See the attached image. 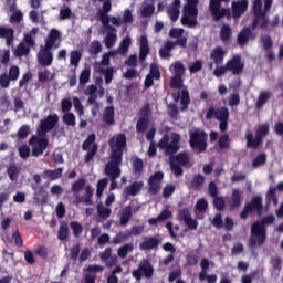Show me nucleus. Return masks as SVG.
Returning a JSON list of instances; mask_svg holds the SVG:
<instances>
[{
  "label": "nucleus",
  "mask_w": 283,
  "mask_h": 283,
  "mask_svg": "<svg viewBox=\"0 0 283 283\" xmlns=\"http://www.w3.org/2000/svg\"><path fill=\"white\" fill-rule=\"evenodd\" d=\"M237 43L240 48H244L249 43V27H244L243 30L238 34Z\"/></svg>",
  "instance_id": "obj_34"
},
{
  "label": "nucleus",
  "mask_w": 283,
  "mask_h": 283,
  "mask_svg": "<svg viewBox=\"0 0 283 283\" xmlns=\"http://www.w3.org/2000/svg\"><path fill=\"white\" fill-rule=\"evenodd\" d=\"M60 39H61V31H59L56 29H51V31L49 32V34L45 39L44 48H49L52 50V48H54V45H56V41H59Z\"/></svg>",
  "instance_id": "obj_22"
},
{
  "label": "nucleus",
  "mask_w": 283,
  "mask_h": 283,
  "mask_svg": "<svg viewBox=\"0 0 283 283\" xmlns=\"http://www.w3.org/2000/svg\"><path fill=\"white\" fill-rule=\"evenodd\" d=\"M120 165H123L122 158L111 156V161L105 166V176H108V178H120Z\"/></svg>",
  "instance_id": "obj_12"
},
{
  "label": "nucleus",
  "mask_w": 283,
  "mask_h": 283,
  "mask_svg": "<svg viewBox=\"0 0 283 283\" xmlns=\"http://www.w3.org/2000/svg\"><path fill=\"white\" fill-rule=\"evenodd\" d=\"M15 136L18 140H25L30 136V125H22Z\"/></svg>",
  "instance_id": "obj_47"
},
{
  "label": "nucleus",
  "mask_w": 283,
  "mask_h": 283,
  "mask_svg": "<svg viewBox=\"0 0 283 283\" xmlns=\"http://www.w3.org/2000/svg\"><path fill=\"white\" fill-rule=\"evenodd\" d=\"M134 251V245L132 243H126L117 250L118 258H127V253Z\"/></svg>",
  "instance_id": "obj_48"
},
{
  "label": "nucleus",
  "mask_w": 283,
  "mask_h": 283,
  "mask_svg": "<svg viewBox=\"0 0 283 283\" xmlns=\"http://www.w3.org/2000/svg\"><path fill=\"white\" fill-rule=\"evenodd\" d=\"M70 227L73 231L74 238H81V233H83V224L78 221H71Z\"/></svg>",
  "instance_id": "obj_49"
},
{
  "label": "nucleus",
  "mask_w": 283,
  "mask_h": 283,
  "mask_svg": "<svg viewBox=\"0 0 283 283\" xmlns=\"http://www.w3.org/2000/svg\"><path fill=\"white\" fill-rule=\"evenodd\" d=\"M109 29H106V36L104 38V44L105 46L111 50L113 45H116V41L118 39V30L116 27H108Z\"/></svg>",
  "instance_id": "obj_18"
},
{
  "label": "nucleus",
  "mask_w": 283,
  "mask_h": 283,
  "mask_svg": "<svg viewBox=\"0 0 283 283\" xmlns=\"http://www.w3.org/2000/svg\"><path fill=\"white\" fill-rule=\"evenodd\" d=\"M23 21V12L20 10L13 12L10 17V23H21Z\"/></svg>",
  "instance_id": "obj_64"
},
{
  "label": "nucleus",
  "mask_w": 283,
  "mask_h": 283,
  "mask_svg": "<svg viewBox=\"0 0 283 283\" xmlns=\"http://www.w3.org/2000/svg\"><path fill=\"white\" fill-rule=\"evenodd\" d=\"M143 181H135L125 188V193H127V196H138L140 189H143Z\"/></svg>",
  "instance_id": "obj_33"
},
{
  "label": "nucleus",
  "mask_w": 283,
  "mask_h": 283,
  "mask_svg": "<svg viewBox=\"0 0 283 283\" xmlns=\"http://www.w3.org/2000/svg\"><path fill=\"white\" fill-rule=\"evenodd\" d=\"M231 0H210L209 1V10L211 12V17L213 21H220L227 17L231 19V9L222 8V3H229Z\"/></svg>",
  "instance_id": "obj_8"
},
{
  "label": "nucleus",
  "mask_w": 283,
  "mask_h": 283,
  "mask_svg": "<svg viewBox=\"0 0 283 283\" xmlns=\"http://www.w3.org/2000/svg\"><path fill=\"white\" fill-rule=\"evenodd\" d=\"M249 8V2L247 0H237L232 1L231 9H232V17L234 19H240L242 14H244L245 10Z\"/></svg>",
  "instance_id": "obj_17"
},
{
  "label": "nucleus",
  "mask_w": 283,
  "mask_h": 283,
  "mask_svg": "<svg viewBox=\"0 0 283 283\" xmlns=\"http://www.w3.org/2000/svg\"><path fill=\"white\" fill-rule=\"evenodd\" d=\"M180 150V145L178 144V139L174 138L171 140V143L168 144V147H166V155L167 156H174V154H178V151Z\"/></svg>",
  "instance_id": "obj_36"
},
{
  "label": "nucleus",
  "mask_w": 283,
  "mask_h": 283,
  "mask_svg": "<svg viewBox=\"0 0 283 283\" xmlns=\"http://www.w3.org/2000/svg\"><path fill=\"white\" fill-rule=\"evenodd\" d=\"M62 122L64 125H67V127H76V115H74V113H64Z\"/></svg>",
  "instance_id": "obj_39"
},
{
  "label": "nucleus",
  "mask_w": 283,
  "mask_h": 283,
  "mask_svg": "<svg viewBox=\"0 0 283 283\" xmlns=\"http://www.w3.org/2000/svg\"><path fill=\"white\" fill-rule=\"evenodd\" d=\"M208 140L209 135L207 134V132L199 128L189 130V146L191 147V149H193V151L205 154V151H207Z\"/></svg>",
  "instance_id": "obj_5"
},
{
  "label": "nucleus",
  "mask_w": 283,
  "mask_h": 283,
  "mask_svg": "<svg viewBox=\"0 0 283 283\" xmlns=\"http://www.w3.org/2000/svg\"><path fill=\"white\" fill-rule=\"evenodd\" d=\"M148 193L150 196H158L160 193V184L148 179Z\"/></svg>",
  "instance_id": "obj_50"
},
{
  "label": "nucleus",
  "mask_w": 283,
  "mask_h": 283,
  "mask_svg": "<svg viewBox=\"0 0 283 283\" xmlns=\"http://www.w3.org/2000/svg\"><path fill=\"white\" fill-rule=\"evenodd\" d=\"M130 163L134 176H143V172L145 171V164L143 159H140L138 156H133L130 158Z\"/></svg>",
  "instance_id": "obj_21"
},
{
  "label": "nucleus",
  "mask_w": 283,
  "mask_h": 283,
  "mask_svg": "<svg viewBox=\"0 0 283 283\" xmlns=\"http://www.w3.org/2000/svg\"><path fill=\"white\" fill-rule=\"evenodd\" d=\"M97 213L99 218L107 219L112 216V209L105 208L103 203L97 205Z\"/></svg>",
  "instance_id": "obj_52"
},
{
  "label": "nucleus",
  "mask_w": 283,
  "mask_h": 283,
  "mask_svg": "<svg viewBox=\"0 0 283 283\" xmlns=\"http://www.w3.org/2000/svg\"><path fill=\"white\" fill-rule=\"evenodd\" d=\"M109 12H112V1L105 0L103 2L102 10L98 11L101 23L103 24L105 30H109V28H114V25L109 24L111 18L109 15H107L109 14Z\"/></svg>",
  "instance_id": "obj_14"
},
{
  "label": "nucleus",
  "mask_w": 283,
  "mask_h": 283,
  "mask_svg": "<svg viewBox=\"0 0 283 283\" xmlns=\"http://www.w3.org/2000/svg\"><path fill=\"white\" fill-rule=\"evenodd\" d=\"M255 211L258 216H262V211H264V206L262 205V196L258 195L252 198L249 203V212Z\"/></svg>",
  "instance_id": "obj_20"
},
{
  "label": "nucleus",
  "mask_w": 283,
  "mask_h": 283,
  "mask_svg": "<svg viewBox=\"0 0 283 283\" xmlns=\"http://www.w3.org/2000/svg\"><path fill=\"white\" fill-rule=\"evenodd\" d=\"M170 161H174L175 164L180 165L181 167H187V165L191 163V158L189 157V153L182 151L176 156H171Z\"/></svg>",
  "instance_id": "obj_25"
},
{
  "label": "nucleus",
  "mask_w": 283,
  "mask_h": 283,
  "mask_svg": "<svg viewBox=\"0 0 283 283\" xmlns=\"http://www.w3.org/2000/svg\"><path fill=\"white\" fill-rule=\"evenodd\" d=\"M148 76L153 77L155 81H160V69H158L156 63L150 64Z\"/></svg>",
  "instance_id": "obj_58"
},
{
  "label": "nucleus",
  "mask_w": 283,
  "mask_h": 283,
  "mask_svg": "<svg viewBox=\"0 0 283 283\" xmlns=\"http://www.w3.org/2000/svg\"><path fill=\"white\" fill-rule=\"evenodd\" d=\"M85 178H80L72 185L71 190L73 191V193H78V191H83V189H85Z\"/></svg>",
  "instance_id": "obj_55"
},
{
  "label": "nucleus",
  "mask_w": 283,
  "mask_h": 283,
  "mask_svg": "<svg viewBox=\"0 0 283 283\" xmlns=\"http://www.w3.org/2000/svg\"><path fill=\"white\" fill-rule=\"evenodd\" d=\"M263 165H266V154H265V153L259 154V155L252 160V167H253V169H258V167H263Z\"/></svg>",
  "instance_id": "obj_41"
},
{
  "label": "nucleus",
  "mask_w": 283,
  "mask_h": 283,
  "mask_svg": "<svg viewBox=\"0 0 283 283\" xmlns=\"http://www.w3.org/2000/svg\"><path fill=\"white\" fill-rule=\"evenodd\" d=\"M18 153L20 158H22L23 160H28V157L31 154L30 146H28L27 144H23L18 148Z\"/></svg>",
  "instance_id": "obj_59"
},
{
  "label": "nucleus",
  "mask_w": 283,
  "mask_h": 283,
  "mask_svg": "<svg viewBox=\"0 0 283 283\" xmlns=\"http://www.w3.org/2000/svg\"><path fill=\"white\" fill-rule=\"evenodd\" d=\"M269 98H271V92L263 91L261 92L259 99L256 102V107L260 109L261 107H264L266 103L269 102Z\"/></svg>",
  "instance_id": "obj_46"
},
{
  "label": "nucleus",
  "mask_w": 283,
  "mask_h": 283,
  "mask_svg": "<svg viewBox=\"0 0 283 283\" xmlns=\"http://www.w3.org/2000/svg\"><path fill=\"white\" fill-rule=\"evenodd\" d=\"M132 206H128V207H125L122 211V214H120V224L122 227H126V224L129 223V220H132Z\"/></svg>",
  "instance_id": "obj_35"
},
{
  "label": "nucleus",
  "mask_w": 283,
  "mask_h": 283,
  "mask_svg": "<svg viewBox=\"0 0 283 283\" xmlns=\"http://www.w3.org/2000/svg\"><path fill=\"white\" fill-rule=\"evenodd\" d=\"M8 76L9 78H11V81H19V76H21V70L19 69V66H10Z\"/></svg>",
  "instance_id": "obj_57"
},
{
  "label": "nucleus",
  "mask_w": 283,
  "mask_h": 283,
  "mask_svg": "<svg viewBox=\"0 0 283 283\" xmlns=\"http://www.w3.org/2000/svg\"><path fill=\"white\" fill-rule=\"evenodd\" d=\"M108 145L112 149L111 157L123 159V154L127 149V136L119 133L108 139Z\"/></svg>",
  "instance_id": "obj_7"
},
{
  "label": "nucleus",
  "mask_w": 283,
  "mask_h": 283,
  "mask_svg": "<svg viewBox=\"0 0 283 283\" xmlns=\"http://www.w3.org/2000/svg\"><path fill=\"white\" fill-rule=\"evenodd\" d=\"M232 36H233V31L231 30V25L223 24L220 30V39L222 43H229Z\"/></svg>",
  "instance_id": "obj_30"
},
{
  "label": "nucleus",
  "mask_w": 283,
  "mask_h": 283,
  "mask_svg": "<svg viewBox=\"0 0 283 283\" xmlns=\"http://www.w3.org/2000/svg\"><path fill=\"white\" fill-rule=\"evenodd\" d=\"M242 195L240 193V189H234L229 199L230 209H238L241 205Z\"/></svg>",
  "instance_id": "obj_28"
},
{
  "label": "nucleus",
  "mask_w": 283,
  "mask_h": 283,
  "mask_svg": "<svg viewBox=\"0 0 283 283\" xmlns=\"http://www.w3.org/2000/svg\"><path fill=\"white\" fill-rule=\"evenodd\" d=\"M182 34H185V29L172 28L169 31L170 39H177L176 41H178V39H187V36H182Z\"/></svg>",
  "instance_id": "obj_54"
},
{
  "label": "nucleus",
  "mask_w": 283,
  "mask_h": 283,
  "mask_svg": "<svg viewBox=\"0 0 283 283\" xmlns=\"http://www.w3.org/2000/svg\"><path fill=\"white\" fill-rule=\"evenodd\" d=\"M92 74V69L90 66H86L80 74V85H87L90 83V76Z\"/></svg>",
  "instance_id": "obj_42"
},
{
  "label": "nucleus",
  "mask_w": 283,
  "mask_h": 283,
  "mask_svg": "<svg viewBox=\"0 0 283 283\" xmlns=\"http://www.w3.org/2000/svg\"><path fill=\"white\" fill-rule=\"evenodd\" d=\"M7 174L10 180L14 181L19 180V174H21V170L19 169V167H17V165H10L7 169Z\"/></svg>",
  "instance_id": "obj_44"
},
{
  "label": "nucleus",
  "mask_w": 283,
  "mask_h": 283,
  "mask_svg": "<svg viewBox=\"0 0 283 283\" xmlns=\"http://www.w3.org/2000/svg\"><path fill=\"white\" fill-rule=\"evenodd\" d=\"M38 63L42 65V67H50L52 63H54V54L52 53V49L44 46L38 53Z\"/></svg>",
  "instance_id": "obj_15"
},
{
  "label": "nucleus",
  "mask_w": 283,
  "mask_h": 283,
  "mask_svg": "<svg viewBox=\"0 0 283 283\" xmlns=\"http://www.w3.org/2000/svg\"><path fill=\"white\" fill-rule=\"evenodd\" d=\"M90 54H93L96 56V54H101V52H103V45H101V41L98 40H94L91 43V48L88 50Z\"/></svg>",
  "instance_id": "obj_51"
},
{
  "label": "nucleus",
  "mask_w": 283,
  "mask_h": 283,
  "mask_svg": "<svg viewBox=\"0 0 283 283\" xmlns=\"http://www.w3.org/2000/svg\"><path fill=\"white\" fill-rule=\"evenodd\" d=\"M42 176L51 181L59 180V178L63 177V168H57L55 170L46 169L43 171Z\"/></svg>",
  "instance_id": "obj_31"
},
{
  "label": "nucleus",
  "mask_w": 283,
  "mask_h": 283,
  "mask_svg": "<svg viewBox=\"0 0 283 283\" xmlns=\"http://www.w3.org/2000/svg\"><path fill=\"white\" fill-rule=\"evenodd\" d=\"M159 244L160 240H158V238L150 237L139 244V249H142V251H151L156 249Z\"/></svg>",
  "instance_id": "obj_26"
},
{
  "label": "nucleus",
  "mask_w": 283,
  "mask_h": 283,
  "mask_svg": "<svg viewBox=\"0 0 283 283\" xmlns=\"http://www.w3.org/2000/svg\"><path fill=\"white\" fill-rule=\"evenodd\" d=\"M0 39H6L8 46L14 44V29L0 27Z\"/></svg>",
  "instance_id": "obj_23"
},
{
  "label": "nucleus",
  "mask_w": 283,
  "mask_h": 283,
  "mask_svg": "<svg viewBox=\"0 0 283 283\" xmlns=\"http://www.w3.org/2000/svg\"><path fill=\"white\" fill-rule=\"evenodd\" d=\"M115 111L114 106H106L104 109L103 120L106 125H115L116 120L114 119Z\"/></svg>",
  "instance_id": "obj_29"
},
{
  "label": "nucleus",
  "mask_w": 283,
  "mask_h": 283,
  "mask_svg": "<svg viewBox=\"0 0 283 283\" xmlns=\"http://www.w3.org/2000/svg\"><path fill=\"white\" fill-rule=\"evenodd\" d=\"M231 140L229 139V135L224 134L219 137V149H229Z\"/></svg>",
  "instance_id": "obj_61"
},
{
  "label": "nucleus",
  "mask_w": 283,
  "mask_h": 283,
  "mask_svg": "<svg viewBox=\"0 0 283 283\" xmlns=\"http://www.w3.org/2000/svg\"><path fill=\"white\" fill-rule=\"evenodd\" d=\"M172 101L178 103L180 101V112H187L189 109V105L191 103V97L189 96V91L187 88L182 90L181 93H172Z\"/></svg>",
  "instance_id": "obj_16"
},
{
  "label": "nucleus",
  "mask_w": 283,
  "mask_h": 283,
  "mask_svg": "<svg viewBox=\"0 0 283 283\" xmlns=\"http://www.w3.org/2000/svg\"><path fill=\"white\" fill-rule=\"evenodd\" d=\"M48 133L44 127L39 126L36 128L38 135H32L29 139V145L31 148V156L33 158H39V156H43L45 154V149H48V145H50V139H48Z\"/></svg>",
  "instance_id": "obj_3"
},
{
  "label": "nucleus",
  "mask_w": 283,
  "mask_h": 283,
  "mask_svg": "<svg viewBox=\"0 0 283 283\" xmlns=\"http://www.w3.org/2000/svg\"><path fill=\"white\" fill-rule=\"evenodd\" d=\"M147 127H149V118L139 117L136 124V132L138 134H145V132H147Z\"/></svg>",
  "instance_id": "obj_38"
},
{
  "label": "nucleus",
  "mask_w": 283,
  "mask_h": 283,
  "mask_svg": "<svg viewBox=\"0 0 283 283\" xmlns=\"http://www.w3.org/2000/svg\"><path fill=\"white\" fill-rule=\"evenodd\" d=\"M275 222V216L270 214L262 219V221H256L251 227V244L252 247H262L266 242V227Z\"/></svg>",
  "instance_id": "obj_2"
},
{
  "label": "nucleus",
  "mask_w": 283,
  "mask_h": 283,
  "mask_svg": "<svg viewBox=\"0 0 283 283\" xmlns=\"http://www.w3.org/2000/svg\"><path fill=\"white\" fill-rule=\"evenodd\" d=\"M73 106L78 116H83V114H85V107H83V104L78 97H73Z\"/></svg>",
  "instance_id": "obj_60"
},
{
  "label": "nucleus",
  "mask_w": 283,
  "mask_h": 283,
  "mask_svg": "<svg viewBox=\"0 0 283 283\" xmlns=\"http://www.w3.org/2000/svg\"><path fill=\"white\" fill-rule=\"evenodd\" d=\"M224 50L221 46H217L210 53V59L214 61V65H222L224 63Z\"/></svg>",
  "instance_id": "obj_27"
},
{
  "label": "nucleus",
  "mask_w": 283,
  "mask_h": 283,
  "mask_svg": "<svg viewBox=\"0 0 283 283\" xmlns=\"http://www.w3.org/2000/svg\"><path fill=\"white\" fill-rule=\"evenodd\" d=\"M201 272L199 273L200 282L207 280V270L209 269V259L203 258L200 262Z\"/></svg>",
  "instance_id": "obj_40"
},
{
  "label": "nucleus",
  "mask_w": 283,
  "mask_h": 283,
  "mask_svg": "<svg viewBox=\"0 0 283 283\" xmlns=\"http://www.w3.org/2000/svg\"><path fill=\"white\" fill-rule=\"evenodd\" d=\"M133 277H135V280L140 281L143 280V275L147 279L153 277L154 276V266L151 265V263L149 262V260H143L139 263V266L137 270H134L132 272Z\"/></svg>",
  "instance_id": "obj_11"
},
{
  "label": "nucleus",
  "mask_w": 283,
  "mask_h": 283,
  "mask_svg": "<svg viewBox=\"0 0 283 283\" xmlns=\"http://www.w3.org/2000/svg\"><path fill=\"white\" fill-rule=\"evenodd\" d=\"M205 185V176L202 175H195L191 182H190V189H193L197 191Z\"/></svg>",
  "instance_id": "obj_37"
},
{
  "label": "nucleus",
  "mask_w": 283,
  "mask_h": 283,
  "mask_svg": "<svg viewBox=\"0 0 283 283\" xmlns=\"http://www.w3.org/2000/svg\"><path fill=\"white\" fill-rule=\"evenodd\" d=\"M271 6H273V0H255L253 4V14L254 19L252 22V30L255 28H261L262 30H266L269 28L270 22L266 19V12L271 10Z\"/></svg>",
  "instance_id": "obj_1"
},
{
  "label": "nucleus",
  "mask_w": 283,
  "mask_h": 283,
  "mask_svg": "<svg viewBox=\"0 0 283 283\" xmlns=\"http://www.w3.org/2000/svg\"><path fill=\"white\" fill-rule=\"evenodd\" d=\"M213 207L217 211H224V207H227V202L223 197H213Z\"/></svg>",
  "instance_id": "obj_53"
},
{
  "label": "nucleus",
  "mask_w": 283,
  "mask_h": 283,
  "mask_svg": "<svg viewBox=\"0 0 283 283\" xmlns=\"http://www.w3.org/2000/svg\"><path fill=\"white\" fill-rule=\"evenodd\" d=\"M211 118L219 120V129L222 134L229 129V108L227 106L219 108L210 106L206 113V120H211Z\"/></svg>",
  "instance_id": "obj_4"
},
{
  "label": "nucleus",
  "mask_w": 283,
  "mask_h": 283,
  "mask_svg": "<svg viewBox=\"0 0 283 283\" xmlns=\"http://www.w3.org/2000/svg\"><path fill=\"white\" fill-rule=\"evenodd\" d=\"M108 184H109V181L107 180V178H102L97 181V185H96V196H97V198H102L103 192L107 188Z\"/></svg>",
  "instance_id": "obj_43"
},
{
  "label": "nucleus",
  "mask_w": 283,
  "mask_h": 283,
  "mask_svg": "<svg viewBox=\"0 0 283 283\" xmlns=\"http://www.w3.org/2000/svg\"><path fill=\"white\" fill-rule=\"evenodd\" d=\"M96 143V135L91 134L87 136V138L82 144L83 151H87L90 149V146L92 145V148L86 153L85 155V163H92L94 160V156L98 153V144Z\"/></svg>",
  "instance_id": "obj_10"
},
{
  "label": "nucleus",
  "mask_w": 283,
  "mask_h": 283,
  "mask_svg": "<svg viewBox=\"0 0 283 283\" xmlns=\"http://www.w3.org/2000/svg\"><path fill=\"white\" fill-rule=\"evenodd\" d=\"M172 67L175 76H182V74H185V64H182V62H175Z\"/></svg>",
  "instance_id": "obj_63"
},
{
  "label": "nucleus",
  "mask_w": 283,
  "mask_h": 283,
  "mask_svg": "<svg viewBox=\"0 0 283 283\" xmlns=\"http://www.w3.org/2000/svg\"><path fill=\"white\" fill-rule=\"evenodd\" d=\"M56 125H59V115L56 113L49 115L40 122V126L49 132H52Z\"/></svg>",
  "instance_id": "obj_19"
},
{
  "label": "nucleus",
  "mask_w": 283,
  "mask_h": 283,
  "mask_svg": "<svg viewBox=\"0 0 283 283\" xmlns=\"http://www.w3.org/2000/svg\"><path fill=\"white\" fill-rule=\"evenodd\" d=\"M187 43H188L187 38H181V39L175 40L174 42L166 41L164 46L159 49L160 59H169L171 56V50H174L176 45L179 48H182V50H187Z\"/></svg>",
  "instance_id": "obj_9"
},
{
  "label": "nucleus",
  "mask_w": 283,
  "mask_h": 283,
  "mask_svg": "<svg viewBox=\"0 0 283 283\" xmlns=\"http://www.w3.org/2000/svg\"><path fill=\"white\" fill-rule=\"evenodd\" d=\"M191 218V209L184 208L181 210H178V220H182L184 222Z\"/></svg>",
  "instance_id": "obj_62"
},
{
  "label": "nucleus",
  "mask_w": 283,
  "mask_h": 283,
  "mask_svg": "<svg viewBox=\"0 0 283 283\" xmlns=\"http://www.w3.org/2000/svg\"><path fill=\"white\" fill-rule=\"evenodd\" d=\"M69 235H70V227L67 226V222L62 221L60 223V228L57 231V240H61V242H65Z\"/></svg>",
  "instance_id": "obj_32"
},
{
  "label": "nucleus",
  "mask_w": 283,
  "mask_h": 283,
  "mask_svg": "<svg viewBox=\"0 0 283 283\" xmlns=\"http://www.w3.org/2000/svg\"><path fill=\"white\" fill-rule=\"evenodd\" d=\"M184 85L182 76L174 75L170 78V87L171 90H180Z\"/></svg>",
  "instance_id": "obj_56"
},
{
  "label": "nucleus",
  "mask_w": 283,
  "mask_h": 283,
  "mask_svg": "<svg viewBox=\"0 0 283 283\" xmlns=\"http://www.w3.org/2000/svg\"><path fill=\"white\" fill-rule=\"evenodd\" d=\"M132 238V233L127 232H119L113 238V244H122V242H125Z\"/></svg>",
  "instance_id": "obj_45"
},
{
  "label": "nucleus",
  "mask_w": 283,
  "mask_h": 283,
  "mask_svg": "<svg viewBox=\"0 0 283 283\" xmlns=\"http://www.w3.org/2000/svg\"><path fill=\"white\" fill-rule=\"evenodd\" d=\"M149 54V40L146 35L140 36L139 41V61H146Z\"/></svg>",
  "instance_id": "obj_24"
},
{
  "label": "nucleus",
  "mask_w": 283,
  "mask_h": 283,
  "mask_svg": "<svg viewBox=\"0 0 283 283\" xmlns=\"http://www.w3.org/2000/svg\"><path fill=\"white\" fill-rule=\"evenodd\" d=\"M226 66L234 76H240V74L244 72V62H242V56L240 55L232 56V59L226 63Z\"/></svg>",
  "instance_id": "obj_13"
},
{
  "label": "nucleus",
  "mask_w": 283,
  "mask_h": 283,
  "mask_svg": "<svg viewBox=\"0 0 283 283\" xmlns=\"http://www.w3.org/2000/svg\"><path fill=\"white\" fill-rule=\"evenodd\" d=\"M181 24L187 28H196L198 25V0H187L184 6Z\"/></svg>",
  "instance_id": "obj_6"
}]
</instances>
